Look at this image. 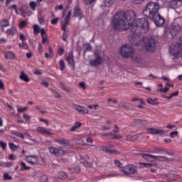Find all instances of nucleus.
Returning a JSON list of instances; mask_svg holds the SVG:
<instances>
[{"label": "nucleus", "mask_w": 182, "mask_h": 182, "mask_svg": "<svg viewBox=\"0 0 182 182\" xmlns=\"http://www.w3.org/2000/svg\"><path fill=\"white\" fill-rule=\"evenodd\" d=\"M15 58V53L12 51H8L5 55L6 59H14Z\"/></svg>", "instance_id": "obj_31"}, {"label": "nucleus", "mask_w": 182, "mask_h": 182, "mask_svg": "<svg viewBox=\"0 0 182 182\" xmlns=\"http://www.w3.org/2000/svg\"><path fill=\"white\" fill-rule=\"evenodd\" d=\"M53 93H54L53 96L56 99H60V97H62V96L60 95V94H59V92L54 91Z\"/></svg>", "instance_id": "obj_55"}, {"label": "nucleus", "mask_w": 182, "mask_h": 182, "mask_svg": "<svg viewBox=\"0 0 182 182\" xmlns=\"http://www.w3.org/2000/svg\"><path fill=\"white\" fill-rule=\"evenodd\" d=\"M73 16H74V18H79V19H82V18H83L82 10H80L77 6L75 7Z\"/></svg>", "instance_id": "obj_19"}, {"label": "nucleus", "mask_w": 182, "mask_h": 182, "mask_svg": "<svg viewBox=\"0 0 182 182\" xmlns=\"http://www.w3.org/2000/svg\"><path fill=\"white\" fill-rule=\"evenodd\" d=\"M19 79H21V80H23V82H29V80H31V79H29V77H28L27 75H26L25 72L21 71V75L19 76Z\"/></svg>", "instance_id": "obj_25"}, {"label": "nucleus", "mask_w": 182, "mask_h": 182, "mask_svg": "<svg viewBox=\"0 0 182 182\" xmlns=\"http://www.w3.org/2000/svg\"><path fill=\"white\" fill-rule=\"evenodd\" d=\"M18 46L21 49L28 50L29 48V46H28V43H25V41L18 43Z\"/></svg>", "instance_id": "obj_30"}, {"label": "nucleus", "mask_w": 182, "mask_h": 182, "mask_svg": "<svg viewBox=\"0 0 182 182\" xmlns=\"http://www.w3.org/2000/svg\"><path fill=\"white\" fill-rule=\"evenodd\" d=\"M170 53L175 58L182 57V37L180 38V42L176 44H172L169 48Z\"/></svg>", "instance_id": "obj_4"}, {"label": "nucleus", "mask_w": 182, "mask_h": 182, "mask_svg": "<svg viewBox=\"0 0 182 182\" xmlns=\"http://www.w3.org/2000/svg\"><path fill=\"white\" fill-rule=\"evenodd\" d=\"M145 0H132V2H134V4H141L143 2H144Z\"/></svg>", "instance_id": "obj_64"}, {"label": "nucleus", "mask_w": 182, "mask_h": 182, "mask_svg": "<svg viewBox=\"0 0 182 182\" xmlns=\"http://www.w3.org/2000/svg\"><path fill=\"white\" fill-rule=\"evenodd\" d=\"M27 25H28V21H23L20 22V23L18 25V28L20 29H23V28H26Z\"/></svg>", "instance_id": "obj_36"}, {"label": "nucleus", "mask_w": 182, "mask_h": 182, "mask_svg": "<svg viewBox=\"0 0 182 182\" xmlns=\"http://www.w3.org/2000/svg\"><path fill=\"white\" fill-rule=\"evenodd\" d=\"M48 53H45V58L46 59H49V58H53L55 56V53H53V49L50 47V46H48Z\"/></svg>", "instance_id": "obj_24"}, {"label": "nucleus", "mask_w": 182, "mask_h": 182, "mask_svg": "<svg viewBox=\"0 0 182 182\" xmlns=\"http://www.w3.org/2000/svg\"><path fill=\"white\" fill-rule=\"evenodd\" d=\"M38 50L39 53H43V49L42 47V44H41V43L38 44Z\"/></svg>", "instance_id": "obj_58"}, {"label": "nucleus", "mask_w": 182, "mask_h": 182, "mask_svg": "<svg viewBox=\"0 0 182 182\" xmlns=\"http://www.w3.org/2000/svg\"><path fill=\"white\" fill-rule=\"evenodd\" d=\"M20 39L21 41H22V42H25V41H26V37L25 36V35H23V33H21Z\"/></svg>", "instance_id": "obj_57"}, {"label": "nucleus", "mask_w": 182, "mask_h": 182, "mask_svg": "<svg viewBox=\"0 0 182 182\" xmlns=\"http://www.w3.org/2000/svg\"><path fill=\"white\" fill-rule=\"evenodd\" d=\"M29 6L33 11H36V3L35 1H31Z\"/></svg>", "instance_id": "obj_44"}, {"label": "nucleus", "mask_w": 182, "mask_h": 182, "mask_svg": "<svg viewBox=\"0 0 182 182\" xmlns=\"http://www.w3.org/2000/svg\"><path fill=\"white\" fill-rule=\"evenodd\" d=\"M4 180L7 181L8 180H12V176H9V173H6L4 174Z\"/></svg>", "instance_id": "obj_46"}, {"label": "nucleus", "mask_w": 182, "mask_h": 182, "mask_svg": "<svg viewBox=\"0 0 182 182\" xmlns=\"http://www.w3.org/2000/svg\"><path fill=\"white\" fill-rule=\"evenodd\" d=\"M0 25L2 28H6L9 26V21L4 19L0 22Z\"/></svg>", "instance_id": "obj_33"}, {"label": "nucleus", "mask_w": 182, "mask_h": 182, "mask_svg": "<svg viewBox=\"0 0 182 182\" xmlns=\"http://www.w3.org/2000/svg\"><path fill=\"white\" fill-rule=\"evenodd\" d=\"M49 151L51 153V154H54V156H62V154H65V151L62 149H59L58 148H53V147H50L49 148Z\"/></svg>", "instance_id": "obj_17"}, {"label": "nucleus", "mask_w": 182, "mask_h": 182, "mask_svg": "<svg viewBox=\"0 0 182 182\" xmlns=\"http://www.w3.org/2000/svg\"><path fill=\"white\" fill-rule=\"evenodd\" d=\"M36 132L41 133V134H46L47 136H52V134H53V133L50 132V129L48 130L43 127H38L36 128Z\"/></svg>", "instance_id": "obj_16"}, {"label": "nucleus", "mask_w": 182, "mask_h": 182, "mask_svg": "<svg viewBox=\"0 0 182 182\" xmlns=\"http://www.w3.org/2000/svg\"><path fill=\"white\" fill-rule=\"evenodd\" d=\"M177 136H178V132L174 131L170 132L169 136L171 137V139H175L176 137H177Z\"/></svg>", "instance_id": "obj_39"}, {"label": "nucleus", "mask_w": 182, "mask_h": 182, "mask_svg": "<svg viewBox=\"0 0 182 182\" xmlns=\"http://www.w3.org/2000/svg\"><path fill=\"white\" fill-rule=\"evenodd\" d=\"M17 110L20 113H23V112H26V110H28V107H23V108H18Z\"/></svg>", "instance_id": "obj_54"}, {"label": "nucleus", "mask_w": 182, "mask_h": 182, "mask_svg": "<svg viewBox=\"0 0 182 182\" xmlns=\"http://www.w3.org/2000/svg\"><path fill=\"white\" fill-rule=\"evenodd\" d=\"M140 156L142 159L146 160V161H154V159H156V155H151L144 153L141 154Z\"/></svg>", "instance_id": "obj_21"}, {"label": "nucleus", "mask_w": 182, "mask_h": 182, "mask_svg": "<svg viewBox=\"0 0 182 182\" xmlns=\"http://www.w3.org/2000/svg\"><path fill=\"white\" fill-rule=\"evenodd\" d=\"M104 136H106L107 137H109V139H122L121 135H117V134L112 133V132L105 134Z\"/></svg>", "instance_id": "obj_27"}, {"label": "nucleus", "mask_w": 182, "mask_h": 182, "mask_svg": "<svg viewBox=\"0 0 182 182\" xmlns=\"http://www.w3.org/2000/svg\"><path fill=\"white\" fill-rule=\"evenodd\" d=\"M68 177V175L64 171H60L58 175V178H61L62 180Z\"/></svg>", "instance_id": "obj_38"}, {"label": "nucleus", "mask_w": 182, "mask_h": 182, "mask_svg": "<svg viewBox=\"0 0 182 182\" xmlns=\"http://www.w3.org/2000/svg\"><path fill=\"white\" fill-rule=\"evenodd\" d=\"M23 117L25 119V120H31V116H29L28 114H24Z\"/></svg>", "instance_id": "obj_62"}, {"label": "nucleus", "mask_w": 182, "mask_h": 182, "mask_svg": "<svg viewBox=\"0 0 182 182\" xmlns=\"http://www.w3.org/2000/svg\"><path fill=\"white\" fill-rule=\"evenodd\" d=\"M146 132L148 134H152V135L159 134L160 136H163V134H165L166 133L164 130L159 129L156 128H148L146 129Z\"/></svg>", "instance_id": "obj_13"}, {"label": "nucleus", "mask_w": 182, "mask_h": 182, "mask_svg": "<svg viewBox=\"0 0 182 182\" xmlns=\"http://www.w3.org/2000/svg\"><path fill=\"white\" fill-rule=\"evenodd\" d=\"M33 33H34V35L39 34V32H41V28L39 27V26H38V24H34L33 26Z\"/></svg>", "instance_id": "obj_32"}, {"label": "nucleus", "mask_w": 182, "mask_h": 182, "mask_svg": "<svg viewBox=\"0 0 182 182\" xmlns=\"http://www.w3.org/2000/svg\"><path fill=\"white\" fill-rule=\"evenodd\" d=\"M100 150H102V151H105V153H108L109 154H119V151H117L116 149H109V147L105 146H100Z\"/></svg>", "instance_id": "obj_18"}, {"label": "nucleus", "mask_w": 182, "mask_h": 182, "mask_svg": "<svg viewBox=\"0 0 182 182\" xmlns=\"http://www.w3.org/2000/svg\"><path fill=\"white\" fill-rule=\"evenodd\" d=\"M136 18L134 11L129 10L126 13L124 11H118L113 17L112 25L118 32H124L130 28L132 38L134 39L139 38L137 33H140L139 29L149 31V21L147 19Z\"/></svg>", "instance_id": "obj_1"}, {"label": "nucleus", "mask_w": 182, "mask_h": 182, "mask_svg": "<svg viewBox=\"0 0 182 182\" xmlns=\"http://www.w3.org/2000/svg\"><path fill=\"white\" fill-rule=\"evenodd\" d=\"M134 52L133 46L130 44H124L120 48L119 53L122 58H132Z\"/></svg>", "instance_id": "obj_5"}, {"label": "nucleus", "mask_w": 182, "mask_h": 182, "mask_svg": "<svg viewBox=\"0 0 182 182\" xmlns=\"http://www.w3.org/2000/svg\"><path fill=\"white\" fill-rule=\"evenodd\" d=\"M71 173H80V168H79V166L72 168Z\"/></svg>", "instance_id": "obj_47"}, {"label": "nucleus", "mask_w": 182, "mask_h": 182, "mask_svg": "<svg viewBox=\"0 0 182 182\" xmlns=\"http://www.w3.org/2000/svg\"><path fill=\"white\" fill-rule=\"evenodd\" d=\"M59 22V18H54L51 21V24L52 25H56Z\"/></svg>", "instance_id": "obj_61"}, {"label": "nucleus", "mask_w": 182, "mask_h": 182, "mask_svg": "<svg viewBox=\"0 0 182 182\" xmlns=\"http://www.w3.org/2000/svg\"><path fill=\"white\" fill-rule=\"evenodd\" d=\"M6 143L0 141V146L2 148L3 150H5L6 149Z\"/></svg>", "instance_id": "obj_53"}, {"label": "nucleus", "mask_w": 182, "mask_h": 182, "mask_svg": "<svg viewBox=\"0 0 182 182\" xmlns=\"http://www.w3.org/2000/svg\"><path fill=\"white\" fill-rule=\"evenodd\" d=\"M147 153H152L153 154H163V153H165L166 154H168V156H174V153L168 152L163 148H153L151 149H149Z\"/></svg>", "instance_id": "obj_8"}, {"label": "nucleus", "mask_w": 182, "mask_h": 182, "mask_svg": "<svg viewBox=\"0 0 182 182\" xmlns=\"http://www.w3.org/2000/svg\"><path fill=\"white\" fill-rule=\"evenodd\" d=\"M60 89H62V90H65V92H67V93H70V89L66 88V87H65V85L60 83Z\"/></svg>", "instance_id": "obj_45"}, {"label": "nucleus", "mask_w": 182, "mask_h": 182, "mask_svg": "<svg viewBox=\"0 0 182 182\" xmlns=\"http://www.w3.org/2000/svg\"><path fill=\"white\" fill-rule=\"evenodd\" d=\"M130 58H132V62H135L136 63H141L142 62L141 55L136 53L134 51Z\"/></svg>", "instance_id": "obj_20"}, {"label": "nucleus", "mask_w": 182, "mask_h": 182, "mask_svg": "<svg viewBox=\"0 0 182 182\" xmlns=\"http://www.w3.org/2000/svg\"><path fill=\"white\" fill-rule=\"evenodd\" d=\"M38 19L41 25H45V19H43L42 16H38Z\"/></svg>", "instance_id": "obj_50"}, {"label": "nucleus", "mask_w": 182, "mask_h": 182, "mask_svg": "<svg viewBox=\"0 0 182 182\" xmlns=\"http://www.w3.org/2000/svg\"><path fill=\"white\" fill-rule=\"evenodd\" d=\"M55 9V11H62V9H63V5L57 6Z\"/></svg>", "instance_id": "obj_63"}, {"label": "nucleus", "mask_w": 182, "mask_h": 182, "mask_svg": "<svg viewBox=\"0 0 182 182\" xmlns=\"http://www.w3.org/2000/svg\"><path fill=\"white\" fill-rule=\"evenodd\" d=\"M70 16H72V11H68L67 16L65 18V22L61 25L62 31H64L63 34V41L66 42V39H68V35L69 32L66 31V27L69 25V21H70Z\"/></svg>", "instance_id": "obj_6"}, {"label": "nucleus", "mask_w": 182, "mask_h": 182, "mask_svg": "<svg viewBox=\"0 0 182 182\" xmlns=\"http://www.w3.org/2000/svg\"><path fill=\"white\" fill-rule=\"evenodd\" d=\"M14 136H16L17 137H20L21 139H25V136L21 132H16L14 133Z\"/></svg>", "instance_id": "obj_51"}, {"label": "nucleus", "mask_w": 182, "mask_h": 182, "mask_svg": "<svg viewBox=\"0 0 182 182\" xmlns=\"http://www.w3.org/2000/svg\"><path fill=\"white\" fill-rule=\"evenodd\" d=\"M103 63V58L95 53V59L90 60L89 65L92 68H96Z\"/></svg>", "instance_id": "obj_7"}, {"label": "nucleus", "mask_w": 182, "mask_h": 182, "mask_svg": "<svg viewBox=\"0 0 182 182\" xmlns=\"http://www.w3.org/2000/svg\"><path fill=\"white\" fill-rule=\"evenodd\" d=\"M102 130H111L112 129V126H106V125H103L102 127Z\"/></svg>", "instance_id": "obj_60"}, {"label": "nucleus", "mask_w": 182, "mask_h": 182, "mask_svg": "<svg viewBox=\"0 0 182 182\" xmlns=\"http://www.w3.org/2000/svg\"><path fill=\"white\" fill-rule=\"evenodd\" d=\"M64 53H65V50L63 49V48H60L58 49V55H59L60 56H62Z\"/></svg>", "instance_id": "obj_59"}, {"label": "nucleus", "mask_w": 182, "mask_h": 182, "mask_svg": "<svg viewBox=\"0 0 182 182\" xmlns=\"http://www.w3.org/2000/svg\"><path fill=\"white\" fill-rule=\"evenodd\" d=\"M54 143H58V147L60 149H65V147H68L70 144V141L63 139H55Z\"/></svg>", "instance_id": "obj_15"}, {"label": "nucleus", "mask_w": 182, "mask_h": 182, "mask_svg": "<svg viewBox=\"0 0 182 182\" xmlns=\"http://www.w3.org/2000/svg\"><path fill=\"white\" fill-rule=\"evenodd\" d=\"M121 171H123L124 174H136L137 173V168L134 165L129 164L122 168Z\"/></svg>", "instance_id": "obj_9"}, {"label": "nucleus", "mask_w": 182, "mask_h": 182, "mask_svg": "<svg viewBox=\"0 0 182 182\" xmlns=\"http://www.w3.org/2000/svg\"><path fill=\"white\" fill-rule=\"evenodd\" d=\"M147 103H149V105H152L153 106H156V105H160V102H159V101L157 100V98L155 99H152V98H148L146 100Z\"/></svg>", "instance_id": "obj_26"}, {"label": "nucleus", "mask_w": 182, "mask_h": 182, "mask_svg": "<svg viewBox=\"0 0 182 182\" xmlns=\"http://www.w3.org/2000/svg\"><path fill=\"white\" fill-rule=\"evenodd\" d=\"M166 160H168V158H166L163 156H155V158H154V161H166Z\"/></svg>", "instance_id": "obj_28"}, {"label": "nucleus", "mask_w": 182, "mask_h": 182, "mask_svg": "<svg viewBox=\"0 0 182 182\" xmlns=\"http://www.w3.org/2000/svg\"><path fill=\"white\" fill-rule=\"evenodd\" d=\"M21 168L20 170L21 171H25V170H31V166H26V164H25L24 162H21Z\"/></svg>", "instance_id": "obj_35"}, {"label": "nucleus", "mask_w": 182, "mask_h": 182, "mask_svg": "<svg viewBox=\"0 0 182 182\" xmlns=\"http://www.w3.org/2000/svg\"><path fill=\"white\" fill-rule=\"evenodd\" d=\"M127 141H136L137 140V135H127Z\"/></svg>", "instance_id": "obj_34"}, {"label": "nucleus", "mask_w": 182, "mask_h": 182, "mask_svg": "<svg viewBox=\"0 0 182 182\" xmlns=\"http://www.w3.org/2000/svg\"><path fill=\"white\" fill-rule=\"evenodd\" d=\"M6 35L9 36H14L16 33H18V30L15 26H11L10 28H8L6 31Z\"/></svg>", "instance_id": "obj_22"}, {"label": "nucleus", "mask_w": 182, "mask_h": 182, "mask_svg": "<svg viewBox=\"0 0 182 182\" xmlns=\"http://www.w3.org/2000/svg\"><path fill=\"white\" fill-rule=\"evenodd\" d=\"M114 163L117 167H122V163H120V161L115 159Z\"/></svg>", "instance_id": "obj_56"}, {"label": "nucleus", "mask_w": 182, "mask_h": 182, "mask_svg": "<svg viewBox=\"0 0 182 182\" xmlns=\"http://www.w3.org/2000/svg\"><path fill=\"white\" fill-rule=\"evenodd\" d=\"M42 42H43V45H46V46H48V45H49V40L48 39V37H46V36L42 37Z\"/></svg>", "instance_id": "obj_43"}, {"label": "nucleus", "mask_w": 182, "mask_h": 182, "mask_svg": "<svg viewBox=\"0 0 182 182\" xmlns=\"http://www.w3.org/2000/svg\"><path fill=\"white\" fill-rule=\"evenodd\" d=\"M73 109L78 112L80 114H89V109H87V108H86L85 107H82L77 105H73Z\"/></svg>", "instance_id": "obj_12"}, {"label": "nucleus", "mask_w": 182, "mask_h": 182, "mask_svg": "<svg viewBox=\"0 0 182 182\" xmlns=\"http://www.w3.org/2000/svg\"><path fill=\"white\" fill-rule=\"evenodd\" d=\"M181 25L182 23H181V24L177 22L173 23L171 29V33L173 35V36H177V33L181 31Z\"/></svg>", "instance_id": "obj_10"}, {"label": "nucleus", "mask_w": 182, "mask_h": 182, "mask_svg": "<svg viewBox=\"0 0 182 182\" xmlns=\"http://www.w3.org/2000/svg\"><path fill=\"white\" fill-rule=\"evenodd\" d=\"M168 90H169L168 87H166L165 88L158 89L157 92H161V93H167Z\"/></svg>", "instance_id": "obj_49"}, {"label": "nucleus", "mask_w": 182, "mask_h": 182, "mask_svg": "<svg viewBox=\"0 0 182 182\" xmlns=\"http://www.w3.org/2000/svg\"><path fill=\"white\" fill-rule=\"evenodd\" d=\"M144 42H146L145 46L146 50L148 52H154V50H156V41L151 37L149 38H140V37H136L131 40V43L132 45H134V46H140L141 45H143Z\"/></svg>", "instance_id": "obj_3"}, {"label": "nucleus", "mask_w": 182, "mask_h": 182, "mask_svg": "<svg viewBox=\"0 0 182 182\" xmlns=\"http://www.w3.org/2000/svg\"><path fill=\"white\" fill-rule=\"evenodd\" d=\"M82 48L84 49V52H89V50H90L91 48H90V44H83Z\"/></svg>", "instance_id": "obj_41"}, {"label": "nucleus", "mask_w": 182, "mask_h": 182, "mask_svg": "<svg viewBox=\"0 0 182 182\" xmlns=\"http://www.w3.org/2000/svg\"><path fill=\"white\" fill-rule=\"evenodd\" d=\"M9 149L12 151H15V150H16L18 149V146L16 145H15V144L10 142L9 144Z\"/></svg>", "instance_id": "obj_37"}, {"label": "nucleus", "mask_w": 182, "mask_h": 182, "mask_svg": "<svg viewBox=\"0 0 182 182\" xmlns=\"http://www.w3.org/2000/svg\"><path fill=\"white\" fill-rule=\"evenodd\" d=\"M114 0H103V3L101 5L102 8H110L113 5Z\"/></svg>", "instance_id": "obj_23"}, {"label": "nucleus", "mask_w": 182, "mask_h": 182, "mask_svg": "<svg viewBox=\"0 0 182 182\" xmlns=\"http://www.w3.org/2000/svg\"><path fill=\"white\" fill-rule=\"evenodd\" d=\"M25 160L28 164H31V166H35L39 163V158L36 155L27 156Z\"/></svg>", "instance_id": "obj_11"}, {"label": "nucleus", "mask_w": 182, "mask_h": 182, "mask_svg": "<svg viewBox=\"0 0 182 182\" xmlns=\"http://www.w3.org/2000/svg\"><path fill=\"white\" fill-rule=\"evenodd\" d=\"M82 164L84 167H88L90 168L93 167V164H92V163L90 162L85 161V162H82Z\"/></svg>", "instance_id": "obj_48"}, {"label": "nucleus", "mask_w": 182, "mask_h": 182, "mask_svg": "<svg viewBox=\"0 0 182 182\" xmlns=\"http://www.w3.org/2000/svg\"><path fill=\"white\" fill-rule=\"evenodd\" d=\"M41 182H46L48 181V176L46 175H43L40 177Z\"/></svg>", "instance_id": "obj_52"}, {"label": "nucleus", "mask_w": 182, "mask_h": 182, "mask_svg": "<svg viewBox=\"0 0 182 182\" xmlns=\"http://www.w3.org/2000/svg\"><path fill=\"white\" fill-rule=\"evenodd\" d=\"M65 60L68 63L69 66H71V68L75 69V58L73 56V51H70L68 55L66 57Z\"/></svg>", "instance_id": "obj_14"}, {"label": "nucleus", "mask_w": 182, "mask_h": 182, "mask_svg": "<svg viewBox=\"0 0 182 182\" xmlns=\"http://www.w3.org/2000/svg\"><path fill=\"white\" fill-rule=\"evenodd\" d=\"M81 127H82V123L75 122V125L73 127H71L70 132H76V130H77V129H79Z\"/></svg>", "instance_id": "obj_29"}, {"label": "nucleus", "mask_w": 182, "mask_h": 182, "mask_svg": "<svg viewBox=\"0 0 182 182\" xmlns=\"http://www.w3.org/2000/svg\"><path fill=\"white\" fill-rule=\"evenodd\" d=\"M139 166H141L142 167H153V166H154V164L140 162Z\"/></svg>", "instance_id": "obj_40"}, {"label": "nucleus", "mask_w": 182, "mask_h": 182, "mask_svg": "<svg viewBox=\"0 0 182 182\" xmlns=\"http://www.w3.org/2000/svg\"><path fill=\"white\" fill-rule=\"evenodd\" d=\"M159 10L160 4H159V2L151 1L146 4L142 14L144 16H146V18H149V19L154 21L156 26H163L166 20H164V18L159 13Z\"/></svg>", "instance_id": "obj_2"}, {"label": "nucleus", "mask_w": 182, "mask_h": 182, "mask_svg": "<svg viewBox=\"0 0 182 182\" xmlns=\"http://www.w3.org/2000/svg\"><path fill=\"white\" fill-rule=\"evenodd\" d=\"M59 65L61 72H63V70H65V61L63 60H60Z\"/></svg>", "instance_id": "obj_42"}]
</instances>
